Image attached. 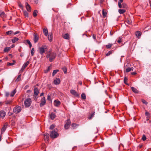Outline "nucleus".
<instances>
[{
    "instance_id": "nucleus-1",
    "label": "nucleus",
    "mask_w": 151,
    "mask_h": 151,
    "mask_svg": "<svg viewBox=\"0 0 151 151\" xmlns=\"http://www.w3.org/2000/svg\"><path fill=\"white\" fill-rule=\"evenodd\" d=\"M56 56V53L54 52H51L50 51H49L46 57L47 58H49L50 62H52Z\"/></svg>"
},
{
    "instance_id": "nucleus-2",
    "label": "nucleus",
    "mask_w": 151,
    "mask_h": 151,
    "mask_svg": "<svg viewBox=\"0 0 151 151\" xmlns=\"http://www.w3.org/2000/svg\"><path fill=\"white\" fill-rule=\"evenodd\" d=\"M57 129L53 130L51 132L50 134V136L52 138H55L59 136V134L57 132Z\"/></svg>"
},
{
    "instance_id": "nucleus-3",
    "label": "nucleus",
    "mask_w": 151,
    "mask_h": 151,
    "mask_svg": "<svg viewBox=\"0 0 151 151\" xmlns=\"http://www.w3.org/2000/svg\"><path fill=\"white\" fill-rule=\"evenodd\" d=\"M47 49V47L45 45H43L41 47H39V52L42 56L43 54L45 52V50Z\"/></svg>"
},
{
    "instance_id": "nucleus-4",
    "label": "nucleus",
    "mask_w": 151,
    "mask_h": 151,
    "mask_svg": "<svg viewBox=\"0 0 151 151\" xmlns=\"http://www.w3.org/2000/svg\"><path fill=\"white\" fill-rule=\"evenodd\" d=\"M31 100L30 98H28L25 100L24 102L25 106L26 107H29L31 104Z\"/></svg>"
},
{
    "instance_id": "nucleus-5",
    "label": "nucleus",
    "mask_w": 151,
    "mask_h": 151,
    "mask_svg": "<svg viewBox=\"0 0 151 151\" xmlns=\"http://www.w3.org/2000/svg\"><path fill=\"white\" fill-rule=\"evenodd\" d=\"M22 109L21 106H16L13 109L14 112L16 114H18L21 111Z\"/></svg>"
},
{
    "instance_id": "nucleus-6",
    "label": "nucleus",
    "mask_w": 151,
    "mask_h": 151,
    "mask_svg": "<svg viewBox=\"0 0 151 151\" xmlns=\"http://www.w3.org/2000/svg\"><path fill=\"white\" fill-rule=\"evenodd\" d=\"M70 124V119H68L64 127L65 129H67L69 128Z\"/></svg>"
},
{
    "instance_id": "nucleus-7",
    "label": "nucleus",
    "mask_w": 151,
    "mask_h": 151,
    "mask_svg": "<svg viewBox=\"0 0 151 151\" xmlns=\"http://www.w3.org/2000/svg\"><path fill=\"white\" fill-rule=\"evenodd\" d=\"M70 92L71 94L77 97H79V95L75 90H71L70 91Z\"/></svg>"
},
{
    "instance_id": "nucleus-8",
    "label": "nucleus",
    "mask_w": 151,
    "mask_h": 151,
    "mask_svg": "<svg viewBox=\"0 0 151 151\" xmlns=\"http://www.w3.org/2000/svg\"><path fill=\"white\" fill-rule=\"evenodd\" d=\"M46 100L45 97L42 98L41 99V102L40 103V106L41 107H42L46 104Z\"/></svg>"
},
{
    "instance_id": "nucleus-9",
    "label": "nucleus",
    "mask_w": 151,
    "mask_h": 151,
    "mask_svg": "<svg viewBox=\"0 0 151 151\" xmlns=\"http://www.w3.org/2000/svg\"><path fill=\"white\" fill-rule=\"evenodd\" d=\"M60 104V102L58 100H55L54 101V104L56 107L59 106Z\"/></svg>"
},
{
    "instance_id": "nucleus-10",
    "label": "nucleus",
    "mask_w": 151,
    "mask_h": 151,
    "mask_svg": "<svg viewBox=\"0 0 151 151\" xmlns=\"http://www.w3.org/2000/svg\"><path fill=\"white\" fill-rule=\"evenodd\" d=\"M8 126V124L6 123H5L3 127H2L1 130V134H3L5 131L6 128Z\"/></svg>"
},
{
    "instance_id": "nucleus-11",
    "label": "nucleus",
    "mask_w": 151,
    "mask_h": 151,
    "mask_svg": "<svg viewBox=\"0 0 151 151\" xmlns=\"http://www.w3.org/2000/svg\"><path fill=\"white\" fill-rule=\"evenodd\" d=\"M6 115V112L3 110L0 111V117L3 119Z\"/></svg>"
},
{
    "instance_id": "nucleus-12",
    "label": "nucleus",
    "mask_w": 151,
    "mask_h": 151,
    "mask_svg": "<svg viewBox=\"0 0 151 151\" xmlns=\"http://www.w3.org/2000/svg\"><path fill=\"white\" fill-rule=\"evenodd\" d=\"M60 79L59 78H57L54 80L53 83L55 85H58L60 84Z\"/></svg>"
},
{
    "instance_id": "nucleus-13",
    "label": "nucleus",
    "mask_w": 151,
    "mask_h": 151,
    "mask_svg": "<svg viewBox=\"0 0 151 151\" xmlns=\"http://www.w3.org/2000/svg\"><path fill=\"white\" fill-rule=\"evenodd\" d=\"M26 7L27 10L29 12H30L31 11V7L29 5L27 2L25 3Z\"/></svg>"
},
{
    "instance_id": "nucleus-14",
    "label": "nucleus",
    "mask_w": 151,
    "mask_h": 151,
    "mask_svg": "<svg viewBox=\"0 0 151 151\" xmlns=\"http://www.w3.org/2000/svg\"><path fill=\"white\" fill-rule=\"evenodd\" d=\"M34 41L35 43H36L39 40L38 36L37 35H35V34H34Z\"/></svg>"
},
{
    "instance_id": "nucleus-15",
    "label": "nucleus",
    "mask_w": 151,
    "mask_h": 151,
    "mask_svg": "<svg viewBox=\"0 0 151 151\" xmlns=\"http://www.w3.org/2000/svg\"><path fill=\"white\" fill-rule=\"evenodd\" d=\"M62 37L65 39L67 40H69L70 37L68 33H66L62 35Z\"/></svg>"
},
{
    "instance_id": "nucleus-16",
    "label": "nucleus",
    "mask_w": 151,
    "mask_h": 151,
    "mask_svg": "<svg viewBox=\"0 0 151 151\" xmlns=\"http://www.w3.org/2000/svg\"><path fill=\"white\" fill-rule=\"evenodd\" d=\"M45 140V141H47L49 138V134L47 133H45L44 134Z\"/></svg>"
},
{
    "instance_id": "nucleus-17",
    "label": "nucleus",
    "mask_w": 151,
    "mask_h": 151,
    "mask_svg": "<svg viewBox=\"0 0 151 151\" xmlns=\"http://www.w3.org/2000/svg\"><path fill=\"white\" fill-rule=\"evenodd\" d=\"M43 32L44 35L45 36H47V35L48 31L47 28L45 27L44 29H43Z\"/></svg>"
},
{
    "instance_id": "nucleus-18",
    "label": "nucleus",
    "mask_w": 151,
    "mask_h": 151,
    "mask_svg": "<svg viewBox=\"0 0 151 151\" xmlns=\"http://www.w3.org/2000/svg\"><path fill=\"white\" fill-rule=\"evenodd\" d=\"M39 93V91L38 89L37 88H35L34 89V95H38Z\"/></svg>"
},
{
    "instance_id": "nucleus-19",
    "label": "nucleus",
    "mask_w": 151,
    "mask_h": 151,
    "mask_svg": "<svg viewBox=\"0 0 151 151\" xmlns=\"http://www.w3.org/2000/svg\"><path fill=\"white\" fill-rule=\"evenodd\" d=\"M56 116L55 113H52L50 114V118L52 119H54Z\"/></svg>"
},
{
    "instance_id": "nucleus-20",
    "label": "nucleus",
    "mask_w": 151,
    "mask_h": 151,
    "mask_svg": "<svg viewBox=\"0 0 151 151\" xmlns=\"http://www.w3.org/2000/svg\"><path fill=\"white\" fill-rule=\"evenodd\" d=\"M131 89L132 91L135 93H138V91L136 88L133 87H131Z\"/></svg>"
},
{
    "instance_id": "nucleus-21",
    "label": "nucleus",
    "mask_w": 151,
    "mask_h": 151,
    "mask_svg": "<svg viewBox=\"0 0 151 151\" xmlns=\"http://www.w3.org/2000/svg\"><path fill=\"white\" fill-rule=\"evenodd\" d=\"M48 38L50 41H52V34H49L48 35Z\"/></svg>"
},
{
    "instance_id": "nucleus-22",
    "label": "nucleus",
    "mask_w": 151,
    "mask_h": 151,
    "mask_svg": "<svg viewBox=\"0 0 151 151\" xmlns=\"http://www.w3.org/2000/svg\"><path fill=\"white\" fill-rule=\"evenodd\" d=\"M0 15L1 17L4 18L5 17V15L4 12H0Z\"/></svg>"
},
{
    "instance_id": "nucleus-23",
    "label": "nucleus",
    "mask_w": 151,
    "mask_h": 151,
    "mask_svg": "<svg viewBox=\"0 0 151 151\" xmlns=\"http://www.w3.org/2000/svg\"><path fill=\"white\" fill-rule=\"evenodd\" d=\"M19 40L18 38L15 37L12 40V41L13 43Z\"/></svg>"
},
{
    "instance_id": "nucleus-24",
    "label": "nucleus",
    "mask_w": 151,
    "mask_h": 151,
    "mask_svg": "<svg viewBox=\"0 0 151 151\" xmlns=\"http://www.w3.org/2000/svg\"><path fill=\"white\" fill-rule=\"evenodd\" d=\"M11 49L10 47H6L4 49V52H8Z\"/></svg>"
},
{
    "instance_id": "nucleus-25",
    "label": "nucleus",
    "mask_w": 151,
    "mask_h": 151,
    "mask_svg": "<svg viewBox=\"0 0 151 151\" xmlns=\"http://www.w3.org/2000/svg\"><path fill=\"white\" fill-rule=\"evenodd\" d=\"M120 14H122L124 13L126 11L124 9H119L118 10Z\"/></svg>"
},
{
    "instance_id": "nucleus-26",
    "label": "nucleus",
    "mask_w": 151,
    "mask_h": 151,
    "mask_svg": "<svg viewBox=\"0 0 151 151\" xmlns=\"http://www.w3.org/2000/svg\"><path fill=\"white\" fill-rule=\"evenodd\" d=\"M79 126V125L78 124L75 123H73L72 124V126L73 129L76 128Z\"/></svg>"
},
{
    "instance_id": "nucleus-27",
    "label": "nucleus",
    "mask_w": 151,
    "mask_h": 151,
    "mask_svg": "<svg viewBox=\"0 0 151 151\" xmlns=\"http://www.w3.org/2000/svg\"><path fill=\"white\" fill-rule=\"evenodd\" d=\"M21 75L20 74L18 76V77L16 80L15 81L16 82H18L19 81L21 80Z\"/></svg>"
},
{
    "instance_id": "nucleus-28",
    "label": "nucleus",
    "mask_w": 151,
    "mask_h": 151,
    "mask_svg": "<svg viewBox=\"0 0 151 151\" xmlns=\"http://www.w3.org/2000/svg\"><path fill=\"white\" fill-rule=\"evenodd\" d=\"M133 67L132 68H127L126 69V72H129L131 71V70H133Z\"/></svg>"
},
{
    "instance_id": "nucleus-29",
    "label": "nucleus",
    "mask_w": 151,
    "mask_h": 151,
    "mask_svg": "<svg viewBox=\"0 0 151 151\" xmlns=\"http://www.w3.org/2000/svg\"><path fill=\"white\" fill-rule=\"evenodd\" d=\"M16 93V91H15V90H14L11 92L10 94V96L12 97Z\"/></svg>"
},
{
    "instance_id": "nucleus-30",
    "label": "nucleus",
    "mask_w": 151,
    "mask_h": 151,
    "mask_svg": "<svg viewBox=\"0 0 151 151\" xmlns=\"http://www.w3.org/2000/svg\"><path fill=\"white\" fill-rule=\"evenodd\" d=\"M81 98L83 99H85L86 98V96L84 93H82L81 95Z\"/></svg>"
},
{
    "instance_id": "nucleus-31",
    "label": "nucleus",
    "mask_w": 151,
    "mask_h": 151,
    "mask_svg": "<svg viewBox=\"0 0 151 151\" xmlns=\"http://www.w3.org/2000/svg\"><path fill=\"white\" fill-rule=\"evenodd\" d=\"M59 71V70H54L52 73V76H54Z\"/></svg>"
},
{
    "instance_id": "nucleus-32",
    "label": "nucleus",
    "mask_w": 151,
    "mask_h": 151,
    "mask_svg": "<svg viewBox=\"0 0 151 151\" xmlns=\"http://www.w3.org/2000/svg\"><path fill=\"white\" fill-rule=\"evenodd\" d=\"M37 10H34L33 12V15L34 17H35L37 16Z\"/></svg>"
},
{
    "instance_id": "nucleus-33",
    "label": "nucleus",
    "mask_w": 151,
    "mask_h": 151,
    "mask_svg": "<svg viewBox=\"0 0 151 151\" xmlns=\"http://www.w3.org/2000/svg\"><path fill=\"white\" fill-rule=\"evenodd\" d=\"M26 42L29 45V47H31L32 46V45L30 41L29 40H26Z\"/></svg>"
},
{
    "instance_id": "nucleus-34",
    "label": "nucleus",
    "mask_w": 151,
    "mask_h": 151,
    "mask_svg": "<svg viewBox=\"0 0 151 151\" xmlns=\"http://www.w3.org/2000/svg\"><path fill=\"white\" fill-rule=\"evenodd\" d=\"M136 36L138 37L141 35V33L139 31H137L136 34Z\"/></svg>"
},
{
    "instance_id": "nucleus-35",
    "label": "nucleus",
    "mask_w": 151,
    "mask_h": 151,
    "mask_svg": "<svg viewBox=\"0 0 151 151\" xmlns=\"http://www.w3.org/2000/svg\"><path fill=\"white\" fill-rule=\"evenodd\" d=\"M63 70V71L65 73H67V69L66 67H64L62 68Z\"/></svg>"
},
{
    "instance_id": "nucleus-36",
    "label": "nucleus",
    "mask_w": 151,
    "mask_h": 151,
    "mask_svg": "<svg viewBox=\"0 0 151 151\" xmlns=\"http://www.w3.org/2000/svg\"><path fill=\"white\" fill-rule=\"evenodd\" d=\"M112 53V51H109L106 54V56H108L111 54Z\"/></svg>"
},
{
    "instance_id": "nucleus-37",
    "label": "nucleus",
    "mask_w": 151,
    "mask_h": 151,
    "mask_svg": "<svg viewBox=\"0 0 151 151\" xmlns=\"http://www.w3.org/2000/svg\"><path fill=\"white\" fill-rule=\"evenodd\" d=\"M94 113L93 112L92 114L89 116L88 117V119H91L92 118H93V117Z\"/></svg>"
},
{
    "instance_id": "nucleus-38",
    "label": "nucleus",
    "mask_w": 151,
    "mask_h": 151,
    "mask_svg": "<svg viewBox=\"0 0 151 151\" xmlns=\"http://www.w3.org/2000/svg\"><path fill=\"white\" fill-rule=\"evenodd\" d=\"M29 61H27L26 63H24L23 65H24L25 67L26 68L27 66V65L29 64Z\"/></svg>"
},
{
    "instance_id": "nucleus-39",
    "label": "nucleus",
    "mask_w": 151,
    "mask_h": 151,
    "mask_svg": "<svg viewBox=\"0 0 151 151\" xmlns=\"http://www.w3.org/2000/svg\"><path fill=\"white\" fill-rule=\"evenodd\" d=\"M35 53V49L34 48H32L31 51V54L32 56L34 55Z\"/></svg>"
},
{
    "instance_id": "nucleus-40",
    "label": "nucleus",
    "mask_w": 151,
    "mask_h": 151,
    "mask_svg": "<svg viewBox=\"0 0 151 151\" xmlns=\"http://www.w3.org/2000/svg\"><path fill=\"white\" fill-rule=\"evenodd\" d=\"M13 32L12 30H10L6 32V34L8 35H9L12 34L13 33Z\"/></svg>"
},
{
    "instance_id": "nucleus-41",
    "label": "nucleus",
    "mask_w": 151,
    "mask_h": 151,
    "mask_svg": "<svg viewBox=\"0 0 151 151\" xmlns=\"http://www.w3.org/2000/svg\"><path fill=\"white\" fill-rule=\"evenodd\" d=\"M55 126L54 124H52L50 125V129H53L55 128Z\"/></svg>"
},
{
    "instance_id": "nucleus-42",
    "label": "nucleus",
    "mask_w": 151,
    "mask_h": 151,
    "mask_svg": "<svg viewBox=\"0 0 151 151\" xmlns=\"http://www.w3.org/2000/svg\"><path fill=\"white\" fill-rule=\"evenodd\" d=\"M12 102V100H9L6 101V104H11Z\"/></svg>"
},
{
    "instance_id": "nucleus-43",
    "label": "nucleus",
    "mask_w": 151,
    "mask_h": 151,
    "mask_svg": "<svg viewBox=\"0 0 151 151\" xmlns=\"http://www.w3.org/2000/svg\"><path fill=\"white\" fill-rule=\"evenodd\" d=\"M102 14L103 16L105 17L106 16L107 12H105L104 10H103L102 11Z\"/></svg>"
},
{
    "instance_id": "nucleus-44",
    "label": "nucleus",
    "mask_w": 151,
    "mask_h": 151,
    "mask_svg": "<svg viewBox=\"0 0 151 151\" xmlns=\"http://www.w3.org/2000/svg\"><path fill=\"white\" fill-rule=\"evenodd\" d=\"M112 45L111 44H109L106 45V47L108 48H110L112 46Z\"/></svg>"
},
{
    "instance_id": "nucleus-45",
    "label": "nucleus",
    "mask_w": 151,
    "mask_h": 151,
    "mask_svg": "<svg viewBox=\"0 0 151 151\" xmlns=\"http://www.w3.org/2000/svg\"><path fill=\"white\" fill-rule=\"evenodd\" d=\"M146 136H145V135H143L142 137V139L143 141H145V140H146Z\"/></svg>"
},
{
    "instance_id": "nucleus-46",
    "label": "nucleus",
    "mask_w": 151,
    "mask_h": 151,
    "mask_svg": "<svg viewBox=\"0 0 151 151\" xmlns=\"http://www.w3.org/2000/svg\"><path fill=\"white\" fill-rule=\"evenodd\" d=\"M9 95V93L8 92H5V95L6 97H8Z\"/></svg>"
},
{
    "instance_id": "nucleus-47",
    "label": "nucleus",
    "mask_w": 151,
    "mask_h": 151,
    "mask_svg": "<svg viewBox=\"0 0 151 151\" xmlns=\"http://www.w3.org/2000/svg\"><path fill=\"white\" fill-rule=\"evenodd\" d=\"M118 6L119 8H122V7L121 2H118Z\"/></svg>"
},
{
    "instance_id": "nucleus-48",
    "label": "nucleus",
    "mask_w": 151,
    "mask_h": 151,
    "mask_svg": "<svg viewBox=\"0 0 151 151\" xmlns=\"http://www.w3.org/2000/svg\"><path fill=\"white\" fill-rule=\"evenodd\" d=\"M145 115L148 117H149V116H150V113L147 111L145 112Z\"/></svg>"
},
{
    "instance_id": "nucleus-49",
    "label": "nucleus",
    "mask_w": 151,
    "mask_h": 151,
    "mask_svg": "<svg viewBox=\"0 0 151 151\" xmlns=\"http://www.w3.org/2000/svg\"><path fill=\"white\" fill-rule=\"evenodd\" d=\"M24 14L26 17H27L28 16V13L27 12L25 11L24 12Z\"/></svg>"
},
{
    "instance_id": "nucleus-50",
    "label": "nucleus",
    "mask_w": 151,
    "mask_h": 151,
    "mask_svg": "<svg viewBox=\"0 0 151 151\" xmlns=\"http://www.w3.org/2000/svg\"><path fill=\"white\" fill-rule=\"evenodd\" d=\"M142 103L144 104H145L147 105V102H146L145 100L142 99Z\"/></svg>"
},
{
    "instance_id": "nucleus-51",
    "label": "nucleus",
    "mask_w": 151,
    "mask_h": 151,
    "mask_svg": "<svg viewBox=\"0 0 151 151\" xmlns=\"http://www.w3.org/2000/svg\"><path fill=\"white\" fill-rule=\"evenodd\" d=\"M38 95H34V98L35 100H37V96Z\"/></svg>"
},
{
    "instance_id": "nucleus-52",
    "label": "nucleus",
    "mask_w": 151,
    "mask_h": 151,
    "mask_svg": "<svg viewBox=\"0 0 151 151\" xmlns=\"http://www.w3.org/2000/svg\"><path fill=\"white\" fill-rule=\"evenodd\" d=\"M127 78L126 77H125L124 79V83L127 84H127L126 83V81H127Z\"/></svg>"
},
{
    "instance_id": "nucleus-53",
    "label": "nucleus",
    "mask_w": 151,
    "mask_h": 151,
    "mask_svg": "<svg viewBox=\"0 0 151 151\" xmlns=\"http://www.w3.org/2000/svg\"><path fill=\"white\" fill-rule=\"evenodd\" d=\"M14 63H7V65L9 66H12L13 65H14Z\"/></svg>"
},
{
    "instance_id": "nucleus-54",
    "label": "nucleus",
    "mask_w": 151,
    "mask_h": 151,
    "mask_svg": "<svg viewBox=\"0 0 151 151\" xmlns=\"http://www.w3.org/2000/svg\"><path fill=\"white\" fill-rule=\"evenodd\" d=\"M50 68H51L50 66H49L48 67V68H47V70L45 71V73H47V72H48L50 70Z\"/></svg>"
},
{
    "instance_id": "nucleus-55",
    "label": "nucleus",
    "mask_w": 151,
    "mask_h": 151,
    "mask_svg": "<svg viewBox=\"0 0 151 151\" xmlns=\"http://www.w3.org/2000/svg\"><path fill=\"white\" fill-rule=\"evenodd\" d=\"M26 68L25 67L24 65H23L21 69V71H23L25 68Z\"/></svg>"
},
{
    "instance_id": "nucleus-56",
    "label": "nucleus",
    "mask_w": 151,
    "mask_h": 151,
    "mask_svg": "<svg viewBox=\"0 0 151 151\" xmlns=\"http://www.w3.org/2000/svg\"><path fill=\"white\" fill-rule=\"evenodd\" d=\"M121 42V39L119 37V39L118 40H117V42H118L119 43H120Z\"/></svg>"
},
{
    "instance_id": "nucleus-57",
    "label": "nucleus",
    "mask_w": 151,
    "mask_h": 151,
    "mask_svg": "<svg viewBox=\"0 0 151 151\" xmlns=\"http://www.w3.org/2000/svg\"><path fill=\"white\" fill-rule=\"evenodd\" d=\"M123 7L124 8H126L127 7V5L125 4H123Z\"/></svg>"
},
{
    "instance_id": "nucleus-58",
    "label": "nucleus",
    "mask_w": 151,
    "mask_h": 151,
    "mask_svg": "<svg viewBox=\"0 0 151 151\" xmlns=\"http://www.w3.org/2000/svg\"><path fill=\"white\" fill-rule=\"evenodd\" d=\"M47 99L48 100H50V95L47 96Z\"/></svg>"
},
{
    "instance_id": "nucleus-59",
    "label": "nucleus",
    "mask_w": 151,
    "mask_h": 151,
    "mask_svg": "<svg viewBox=\"0 0 151 151\" xmlns=\"http://www.w3.org/2000/svg\"><path fill=\"white\" fill-rule=\"evenodd\" d=\"M137 74L135 72H133L131 73V74L132 75H135Z\"/></svg>"
},
{
    "instance_id": "nucleus-60",
    "label": "nucleus",
    "mask_w": 151,
    "mask_h": 151,
    "mask_svg": "<svg viewBox=\"0 0 151 151\" xmlns=\"http://www.w3.org/2000/svg\"><path fill=\"white\" fill-rule=\"evenodd\" d=\"M19 33V31H16V32H14V35H16L18 33Z\"/></svg>"
},
{
    "instance_id": "nucleus-61",
    "label": "nucleus",
    "mask_w": 151,
    "mask_h": 151,
    "mask_svg": "<svg viewBox=\"0 0 151 151\" xmlns=\"http://www.w3.org/2000/svg\"><path fill=\"white\" fill-rule=\"evenodd\" d=\"M148 27V29H151V27L150 26H147V27H146V28H147Z\"/></svg>"
},
{
    "instance_id": "nucleus-62",
    "label": "nucleus",
    "mask_w": 151,
    "mask_h": 151,
    "mask_svg": "<svg viewBox=\"0 0 151 151\" xmlns=\"http://www.w3.org/2000/svg\"><path fill=\"white\" fill-rule=\"evenodd\" d=\"M79 84L80 85H82V82L81 81H79L78 82Z\"/></svg>"
},
{
    "instance_id": "nucleus-63",
    "label": "nucleus",
    "mask_w": 151,
    "mask_h": 151,
    "mask_svg": "<svg viewBox=\"0 0 151 151\" xmlns=\"http://www.w3.org/2000/svg\"><path fill=\"white\" fill-rule=\"evenodd\" d=\"M14 46H15L14 45H13L11 46V47L12 48L14 47Z\"/></svg>"
},
{
    "instance_id": "nucleus-64",
    "label": "nucleus",
    "mask_w": 151,
    "mask_h": 151,
    "mask_svg": "<svg viewBox=\"0 0 151 151\" xmlns=\"http://www.w3.org/2000/svg\"><path fill=\"white\" fill-rule=\"evenodd\" d=\"M44 94V93H42L41 94L40 96H43V95Z\"/></svg>"
}]
</instances>
